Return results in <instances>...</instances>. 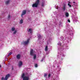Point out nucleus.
Instances as JSON below:
<instances>
[{
	"label": "nucleus",
	"mask_w": 80,
	"mask_h": 80,
	"mask_svg": "<svg viewBox=\"0 0 80 80\" xmlns=\"http://www.w3.org/2000/svg\"><path fill=\"white\" fill-rule=\"evenodd\" d=\"M39 4V0H36L35 3L32 5V7H37Z\"/></svg>",
	"instance_id": "obj_1"
},
{
	"label": "nucleus",
	"mask_w": 80,
	"mask_h": 80,
	"mask_svg": "<svg viewBox=\"0 0 80 80\" xmlns=\"http://www.w3.org/2000/svg\"><path fill=\"white\" fill-rule=\"evenodd\" d=\"M25 76V74L24 73L22 74V78H23V80H29V77H24Z\"/></svg>",
	"instance_id": "obj_2"
},
{
	"label": "nucleus",
	"mask_w": 80,
	"mask_h": 80,
	"mask_svg": "<svg viewBox=\"0 0 80 80\" xmlns=\"http://www.w3.org/2000/svg\"><path fill=\"white\" fill-rule=\"evenodd\" d=\"M10 77V75L8 74L6 75L5 78H3V77H2V78L1 80H7L8 78V77Z\"/></svg>",
	"instance_id": "obj_3"
},
{
	"label": "nucleus",
	"mask_w": 80,
	"mask_h": 80,
	"mask_svg": "<svg viewBox=\"0 0 80 80\" xmlns=\"http://www.w3.org/2000/svg\"><path fill=\"white\" fill-rule=\"evenodd\" d=\"M26 13V11H23L22 12V15H21L22 17V15H25Z\"/></svg>",
	"instance_id": "obj_4"
},
{
	"label": "nucleus",
	"mask_w": 80,
	"mask_h": 80,
	"mask_svg": "<svg viewBox=\"0 0 80 80\" xmlns=\"http://www.w3.org/2000/svg\"><path fill=\"white\" fill-rule=\"evenodd\" d=\"M33 49H31L30 51L31 55H33Z\"/></svg>",
	"instance_id": "obj_5"
},
{
	"label": "nucleus",
	"mask_w": 80,
	"mask_h": 80,
	"mask_svg": "<svg viewBox=\"0 0 80 80\" xmlns=\"http://www.w3.org/2000/svg\"><path fill=\"white\" fill-rule=\"evenodd\" d=\"M22 65V62L20 61L19 63V66L20 67L21 66V65Z\"/></svg>",
	"instance_id": "obj_6"
},
{
	"label": "nucleus",
	"mask_w": 80,
	"mask_h": 80,
	"mask_svg": "<svg viewBox=\"0 0 80 80\" xmlns=\"http://www.w3.org/2000/svg\"><path fill=\"white\" fill-rule=\"evenodd\" d=\"M28 32H30V33H32V29H29Z\"/></svg>",
	"instance_id": "obj_7"
},
{
	"label": "nucleus",
	"mask_w": 80,
	"mask_h": 80,
	"mask_svg": "<svg viewBox=\"0 0 80 80\" xmlns=\"http://www.w3.org/2000/svg\"><path fill=\"white\" fill-rule=\"evenodd\" d=\"M65 15L66 17H68V15H69V14H68V12H66Z\"/></svg>",
	"instance_id": "obj_8"
},
{
	"label": "nucleus",
	"mask_w": 80,
	"mask_h": 80,
	"mask_svg": "<svg viewBox=\"0 0 80 80\" xmlns=\"http://www.w3.org/2000/svg\"><path fill=\"white\" fill-rule=\"evenodd\" d=\"M70 4V2H68V6H69L70 7H71V6Z\"/></svg>",
	"instance_id": "obj_9"
},
{
	"label": "nucleus",
	"mask_w": 80,
	"mask_h": 80,
	"mask_svg": "<svg viewBox=\"0 0 80 80\" xmlns=\"http://www.w3.org/2000/svg\"><path fill=\"white\" fill-rule=\"evenodd\" d=\"M45 50H46V51H47V50H48V47H47V46H46L45 47Z\"/></svg>",
	"instance_id": "obj_10"
},
{
	"label": "nucleus",
	"mask_w": 80,
	"mask_h": 80,
	"mask_svg": "<svg viewBox=\"0 0 80 80\" xmlns=\"http://www.w3.org/2000/svg\"><path fill=\"white\" fill-rule=\"evenodd\" d=\"M17 58H20V55L18 54V55L17 56Z\"/></svg>",
	"instance_id": "obj_11"
},
{
	"label": "nucleus",
	"mask_w": 80,
	"mask_h": 80,
	"mask_svg": "<svg viewBox=\"0 0 80 80\" xmlns=\"http://www.w3.org/2000/svg\"><path fill=\"white\" fill-rule=\"evenodd\" d=\"M23 23V20L21 19L20 21V23Z\"/></svg>",
	"instance_id": "obj_12"
},
{
	"label": "nucleus",
	"mask_w": 80,
	"mask_h": 80,
	"mask_svg": "<svg viewBox=\"0 0 80 80\" xmlns=\"http://www.w3.org/2000/svg\"><path fill=\"white\" fill-rule=\"evenodd\" d=\"M28 43V41H27L25 42H24L25 44H27Z\"/></svg>",
	"instance_id": "obj_13"
},
{
	"label": "nucleus",
	"mask_w": 80,
	"mask_h": 80,
	"mask_svg": "<svg viewBox=\"0 0 80 80\" xmlns=\"http://www.w3.org/2000/svg\"><path fill=\"white\" fill-rule=\"evenodd\" d=\"M36 55L34 54V55L33 57L34 59H35V58H36Z\"/></svg>",
	"instance_id": "obj_14"
},
{
	"label": "nucleus",
	"mask_w": 80,
	"mask_h": 80,
	"mask_svg": "<svg viewBox=\"0 0 80 80\" xmlns=\"http://www.w3.org/2000/svg\"><path fill=\"white\" fill-rule=\"evenodd\" d=\"M15 30V28H12V31H14V30Z\"/></svg>",
	"instance_id": "obj_15"
},
{
	"label": "nucleus",
	"mask_w": 80,
	"mask_h": 80,
	"mask_svg": "<svg viewBox=\"0 0 80 80\" xmlns=\"http://www.w3.org/2000/svg\"><path fill=\"white\" fill-rule=\"evenodd\" d=\"M12 52L9 53L8 54L9 56L11 55H12Z\"/></svg>",
	"instance_id": "obj_16"
},
{
	"label": "nucleus",
	"mask_w": 80,
	"mask_h": 80,
	"mask_svg": "<svg viewBox=\"0 0 80 80\" xmlns=\"http://www.w3.org/2000/svg\"><path fill=\"white\" fill-rule=\"evenodd\" d=\"M8 3H9V1H8L6 2V4H8Z\"/></svg>",
	"instance_id": "obj_17"
},
{
	"label": "nucleus",
	"mask_w": 80,
	"mask_h": 80,
	"mask_svg": "<svg viewBox=\"0 0 80 80\" xmlns=\"http://www.w3.org/2000/svg\"><path fill=\"white\" fill-rule=\"evenodd\" d=\"M50 76H51V74H49L48 75V77H50Z\"/></svg>",
	"instance_id": "obj_18"
},
{
	"label": "nucleus",
	"mask_w": 80,
	"mask_h": 80,
	"mask_svg": "<svg viewBox=\"0 0 80 80\" xmlns=\"http://www.w3.org/2000/svg\"><path fill=\"white\" fill-rule=\"evenodd\" d=\"M47 74H44V76L45 77H46V76H47Z\"/></svg>",
	"instance_id": "obj_19"
},
{
	"label": "nucleus",
	"mask_w": 80,
	"mask_h": 80,
	"mask_svg": "<svg viewBox=\"0 0 80 80\" xmlns=\"http://www.w3.org/2000/svg\"><path fill=\"white\" fill-rule=\"evenodd\" d=\"M68 22H70V19H68Z\"/></svg>",
	"instance_id": "obj_20"
},
{
	"label": "nucleus",
	"mask_w": 80,
	"mask_h": 80,
	"mask_svg": "<svg viewBox=\"0 0 80 80\" xmlns=\"http://www.w3.org/2000/svg\"><path fill=\"white\" fill-rule=\"evenodd\" d=\"M16 32H17V31H15L14 32V34H15V33H16Z\"/></svg>",
	"instance_id": "obj_21"
},
{
	"label": "nucleus",
	"mask_w": 80,
	"mask_h": 80,
	"mask_svg": "<svg viewBox=\"0 0 80 80\" xmlns=\"http://www.w3.org/2000/svg\"><path fill=\"white\" fill-rule=\"evenodd\" d=\"M37 67V64H36L35 65V67Z\"/></svg>",
	"instance_id": "obj_22"
},
{
	"label": "nucleus",
	"mask_w": 80,
	"mask_h": 80,
	"mask_svg": "<svg viewBox=\"0 0 80 80\" xmlns=\"http://www.w3.org/2000/svg\"><path fill=\"white\" fill-rule=\"evenodd\" d=\"M0 67H1V65L0 64Z\"/></svg>",
	"instance_id": "obj_23"
},
{
	"label": "nucleus",
	"mask_w": 80,
	"mask_h": 80,
	"mask_svg": "<svg viewBox=\"0 0 80 80\" xmlns=\"http://www.w3.org/2000/svg\"><path fill=\"white\" fill-rule=\"evenodd\" d=\"M73 3H75V2H73Z\"/></svg>",
	"instance_id": "obj_24"
},
{
	"label": "nucleus",
	"mask_w": 80,
	"mask_h": 80,
	"mask_svg": "<svg viewBox=\"0 0 80 80\" xmlns=\"http://www.w3.org/2000/svg\"><path fill=\"white\" fill-rule=\"evenodd\" d=\"M64 10H65V8H64Z\"/></svg>",
	"instance_id": "obj_25"
}]
</instances>
